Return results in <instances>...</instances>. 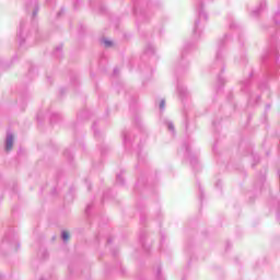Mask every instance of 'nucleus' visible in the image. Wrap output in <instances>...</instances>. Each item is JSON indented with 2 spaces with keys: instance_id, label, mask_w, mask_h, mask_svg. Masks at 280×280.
<instances>
[{
  "instance_id": "nucleus-3",
  "label": "nucleus",
  "mask_w": 280,
  "mask_h": 280,
  "mask_svg": "<svg viewBox=\"0 0 280 280\" xmlns=\"http://www.w3.org/2000/svg\"><path fill=\"white\" fill-rule=\"evenodd\" d=\"M105 45L106 47H110V45H113V42L105 40Z\"/></svg>"
},
{
  "instance_id": "nucleus-1",
  "label": "nucleus",
  "mask_w": 280,
  "mask_h": 280,
  "mask_svg": "<svg viewBox=\"0 0 280 280\" xmlns=\"http://www.w3.org/2000/svg\"><path fill=\"white\" fill-rule=\"evenodd\" d=\"M12 145H14V138L12 136H9L7 138V147H5L7 152H10V150H12Z\"/></svg>"
},
{
  "instance_id": "nucleus-2",
  "label": "nucleus",
  "mask_w": 280,
  "mask_h": 280,
  "mask_svg": "<svg viewBox=\"0 0 280 280\" xmlns=\"http://www.w3.org/2000/svg\"><path fill=\"white\" fill-rule=\"evenodd\" d=\"M62 240H63L65 242H68V240H69V232H63V233H62Z\"/></svg>"
},
{
  "instance_id": "nucleus-4",
  "label": "nucleus",
  "mask_w": 280,
  "mask_h": 280,
  "mask_svg": "<svg viewBox=\"0 0 280 280\" xmlns=\"http://www.w3.org/2000/svg\"><path fill=\"white\" fill-rule=\"evenodd\" d=\"M160 106L163 108L165 106V102H162Z\"/></svg>"
}]
</instances>
